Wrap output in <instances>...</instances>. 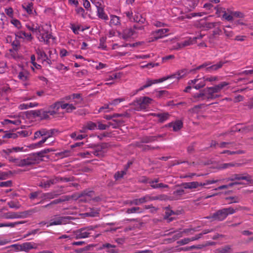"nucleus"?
<instances>
[{
    "mask_svg": "<svg viewBox=\"0 0 253 253\" xmlns=\"http://www.w3.org/2000/svg\"><path fill=\"white\" fill-rule=\"evenodd\" d=\"M186 72L185 70H181V71H178L176 74H173L170 76H168L167 77H164L159 79H156L153 80H148L146 84L143 86L139 87L138 89H136L133 95L136 94V93H138L139 91L142 90L144 88L151 86L153 84L163 82L169 79L175 78L177 80L181 78L182 77H183L186 74Z\"/></svg>",
    "mask_w": 253,
    "mask_h": 253,
    "instance_id": "1",
    "label": "nucleus"
},
{
    "mask_svg": "<svg viewBox=\"0 0 253 253\" xmlns=\"http://www.w3.org/2000/svg\"><path fill=\"white\" fill-rule=\"evenodd\" d=\"M241 209L242 207L240 206H237L235 208L231 207L223 208L213 213L211 216V218L218 221H222L224 220L228 215L233 214L237 211Z\"/></svg>",
    "mask_w": 253,
    "mask_h": 253,
    "instance_id": "2",
    "label": "nucleus"
},
{
    "mask_svg": "<svg viewBox=\"0 0 253 253\" xmlns=\"http://www.w3.org/2000/svg\"><path fill=\"white\" fill-rule=\"evenodd\" d=\"M226 62L227 61H220L217 63L212 65L210 61L206 62L201 65L197 67L196 68L191 70L190 72H194L196 70L205 69L206 72L208 73H212L214 71H217L219 69L221 68Z\"/></svg>",
    "mask_w": 253,
    "mask_h": 253,
    "instance_id": "3",
    "label": "nucleus"
},
{
    "mask_svg": "<svg viewBox=\"0 0 253 253\" xmlns=\"http://www.w3.org/2000/svg\"><path fill=\"white\" fill-rule=\"evenodd\" d=\"M95 227L89 226L74 231L73 237L76 239H83L89 237L93 233Z\"/></svg>",
    "mask_w": 253,
    "mask_h": 253,
    "instance_id": "4",
    "label": "nucleus"
},
{
    "mask_svg": "<svg viewBox=\"0 0 253 253\" xmlns=\"http://www.w3.org/2000/svg\"><path fill=\"white\" fill-rule=\"evenodd\" d=\"M152 101V100L149 97L144 96L134 102V109L137 111L145 109L151 103Z\"/></svg>",
    "mask_w": 253,
    "mask_h": 253,
    "instance_id": "5",
    "label": "nucleus"
},
{
    "mask_svg": "<svg viewBox=\"0 0 253 253\" xmlns=\"http://www.w3.org/2000/svg\"><path fill=\"white\" fill-rule=\"evenodd\" d=\"M161 199L159 196H151L149 195H146L143 197L139 199H135L130 202L131 205H139L148 202Z\"/></svg>",
    "mask_w": 253,
    "mask_h": 253,
    "instance_id": "6",
    "label": "nucleus"
},
{
    "mask_svg": "<svg viewBox=\"0 0 253 253\" xmlns=\"http://www.w3.org/2000/svg\"><path fill=\"white\" fill-rule=\"evenodd\" d=\"M70 219V216H55L50 220L49 223L47 225V227L67 224L69 222Z\"/></svg>",
    "mask_w": 253,
    "mask_h": 253,
    "instance_id": "7",
    "label": "nucleus"
},
{
    "mask_svg": "<svg viewBox=\"0 0 253 253\" xmlns=\"http://www.w3.org/2000/svg\"><path fill=\"white\" fill-rule=\"evenodd\" d=\"M236 180H245L247 181H250L251 180V177L247 173H235L232 174L230 177L225 179L226 182H228L229 181H233Z\"/></svg>",
    "mask_w": 253,
    "mask_h": 253,
    "instance_id": "8",
    "label": "nucleus"
},
{
    "mask_svg": "<svg viewBox=\"0 0 253 253\" xmlns=\"http://www.w3.org/2000/svg\"><path fill=\"white\" fill-rule=\"evenodd\" d=\"M27 216L26 212H7L4 213L3 217L7 219H13L21 218H25Z\"/></svg>",
    "mask_w": 253,
    "mask_h": 253,
    "instance_id": "9",
    "label": "nucleus"
},
{
    "mask_svg": "<svg viewBox=\"0 0 253 253\" xmlns=\"http://www.w3.org/2000/svg\"><path fill=\"white\" fill-rule=\"evenodd\" d=\"M61 109L65 110L67 113H71L76 109V106L73 104L69 98L67 101H61Z\"/></svg>",
    "mask_w": 253,
    "mask_h": 253,
    "instance_id": "10",
    "label": "nucleus"
},
{
    "mask_svg": "<svg viewBox=\"0 0 253 253\" xmlns=\"http://www.w3.org/2000/svg\"><path fill=\"white\" fill-rule=\"evenodd\" d=\"M201 79L197 78L194 80H190V84L193 85V88L198 90L203 88L206 85V81H204V80H203V81H200Z\"/></svg>",
    "mask_w": 253,
    "mask_h": 253,
    "instance_id": "11",
    "label": "nucleus"
},
{
    "mask_svg": "<svg viewBox=\"0 0 253 253\" xmlns=\"http://www.w3.org/2000/svg\"><path fill=\"white\" fill-rule=\"evenodd\" d=\"M23 167L29 166L37 164L36 158L32 153L29 155L26 158L23 159Z\"/></svg>",
    "mask_w": 253,
    "mask_h": 253,
    "instance_id": "12",
    "label": "nucleus"
},
{
    "mask_svg": "<svg viewBox=\"0 0 253 253\" xmlns=\"http://www.w3.org/2000/svg\"><path fill=\"white\" fill-rule=\"evenodd\" d=\"M39 32L41 33L42 39L46 44L49 43V39H54L52 35L49 33L47 31H45L43 28L42 29L39 28Z\"/></svg>",
    "mask_w": 253,
    "mask_h": 253,
    "instance_id": "13",
    "label": "nucleus"
},
{
    "mask_svg": "<svg viewBox=\"0 0 253 253\" xmlns=\"http://www.w3.org/2000/svg\"><path fill=\"white\" fill-rule=\"evenodd\" d=\"M135 33V31L132 28H126L123 30L122 33H119L121 38L124 40H127L130 38Z\"/></svg>",
    "mask_w": 253,
    "mask_h": 253,
    "instance_id": "14",
    "label": "nucleus"
},
{
    "mask_svg": "<svg viewBox=\"0 0 253 253\" xmlns=\"http://www.w3.org/2000/svg\"><path fill=\"white\" fill-rule=\"evenodd\" d=\"M70 97V100L73 102V104L77 107L83 106L84 104V102L82 97V96H71Z\"/></svg>",
    "mask_w": 253,
    "mask_h": 253,
    "instance_id": "15",
    "label": "nucleus"
},
{
    "mask_svg": "<svg viewBox=\"0 0 253 253\" xmlns=\"http://www.w3.org/2000/svg\"><path fill=\"white\" fill-rule=\"evenodd\" d=\"M22 251L29 252L32 249L37 248V245L34 242H25L21 244Z\"/></svg>",
    "mask_w": 253,
    "mask_h": 253,
    "instance_id": "16",
    "label": "nucleus"
},
{
    "mask_svg": "<svg viewBox=\"0 0 253 253\" xmlns=\"http://www.w3.org/2000/svg\"><path fill=\"white\" fill-rule=\"evenodd\" d=\"M169 31L168 29H160L154 31L153 35L154 38L157 40L160 38H162L167 35V33Z\"/></svg>",
    "mask_w": 253,
    "mask_h": 253,
    "instance_id": "17",
    "label": "nucleus"
},
{
    "mask_svg": "<svg viewBox=\"0 0 253 253\" xmlns=\"http://www.w3.org/2000/svg\"><path fill=\"white\" fill-rule=\"evenodd\" d=\"M101 3L97 2L96 4V6L97 9V16L99 18H101L104 20H108V17L107 15L104 12V9L102 7H100Z\"/></svg>",
    "mask_w": 253,
    "mask_h": 253,
    "instance_id": "18",
    "label": "nucleus"
},
{
    "mask_svg": "<svg viewBox=\"0 0 253 253\" xmlns=\"http://www.w3.org/2000/svg\"><path fill=\"white\" fill-rule=\"evenodd\" d=\"M101 249H106V251L108 253H118L119 250L116 249V246L109 243L103 244L101 248Z\"/></svg>",
    "mask_w": 253,
    "mask_h": 253,
    "instance_id": "19",
    "label": "nucleus"
},
{
    "mask_svg": "<svg viewBox=\"0 0 253 253\" xmlns=\"http://www.w3.org/2000/svg\"><path fill=\"white\" fill-rule=\"evenodd\" d=\"M195 43V38H190L187 40L184 41L183 42L177 43L176 49L182 48L184 47L190 45Z\"/></svg>",
    "mask_w": 253,
    "mask_h": 253,
    "instance_id": "20",
    "label": "nucleus"
},
{
    "mask_svg": "<svg viewBox=\"0 0 253 253\" xmlns=\"http://www.w3.org/2000/svg\"><path fill=\"white\" fill-rule=\"evenodd\" d=\"M94 195V193L92 191H84L81 194V200H84L85 202H89L93 199Z\"/></svg>",
    "mask_w": 253,
    "mask_h": 253,
    "instance_id": "21",
    "label": "nucleus"
},
{
    "mask_svg": "<svg viewBox=\"0 0 253 253\" xmlns=\"http://www.w3.org/2000/svg\"><path fill=\"white\" fill-rule=\"evenodd\" d=\"M89 147L90 148H95L94 151L92 152L94 155L97 157H101L103 156V149L104 148V146L102 145H89Z\"/></svg>",
    "mask_w": 253,
    "mask_h": 253,
    "instance_id": "22",
    "label": "nucleus"
},
{
    "mask_svg": "<svg viewBox=\"0 0 253 253\" xmlns=\"http://www.w3.org/2000/svg\"><path fill=\"white\" fill-rule=\"evenodd\" d=\"M184 187L186 189L196 188L199 186H202V183H199L197 181L186 182L183 184Z\"/></svg>",
    "mask_w": 253,
    "mask_h": 253,
    "instance_id": "23",
    "label": "nucleus"
},
{
    "mask_svg": "<svg viewBox=\"0 0 253 253\" xmlns=\"http://www.w3.org/2000/svg\"><path fill=\"white\" fill-rule=\"evenodd\" d=\"M33 3L32 2H29L28 3H25L22 4V7L25 9L29 14L34 15V12L36 13L35 10L33 12Z\"/></svg>",
    "mask_w": 253,
    "mask_h": 253,
    "instance_id": "24",
    "label": "nucleus"
},
{
    "mask_svg": "<svg viewBox=\"0 0 253 253\" xmlns=\"http://www.w3.org/2000/svg\"><path fill=\"white\" fill-rule=\"evenodd\" d=\"M201 237V234L196 235V236L191 238H187L182 239L179 241L181 245H185L189 243L191 241L198 240Z\"/></svg>",
    "mask_w": 253,
    "mask_h": 253,
    "instance_id": "25",
    "label": "nucleus"
},
{
    "mask_svg": "<svg viewBox=\"0 0 253 253\" xmlns=\"http://www.w3.org/2000/svg\"><path fill=\"white\" fill-rule=\"evenodd\" d=\"M169 126L172 127L173 130L176 131L180 129L183 126V123L180 120H177L174 123H171L169 124Z\"/></svg>",
    "mask_w": 253,
    "mask_h": 253,
    "instance_id": "26",
    "label": "nucleus"
},
{
    "mask_svg": "<svg viewBox=\"0 0 253 253\" xmlns=\"http://www.w3.org/2000/svg\"><path fill=\"white\" fill-rule=\"evenodd\" d=\"M114 110L113 107L111 106L110 104L109 103L108 104H104V106L99 108L98 111L99 113L103 112V113H108L110 111H112Z\"/></svg>",
    "mask_w": 253,
    "mask_h": 253,
    "instance_id": "27",
    "label": "nucleus"
},
{
    "mask_svg": "<svg viewBox=\"0 0 253 253\" xmlns=\"http://www.w3.org/2000/svg\"><path fill=\"white\" fill-rule=\"evenodd\" d=\"M241 165L239 163H229L222 164L219 166V169H227L230 167H239Z\"/></svg>",
    "mask_w": 253,
    "mask_h": 253,
    "instance_id": "28",
    "label": "nucleus"
},
{
    "mask_svg": "<svg viewBox=\"0 0 253 253\" xmlns=\"http://www.w3.org/2000/svg\"><path fill=\"white\" fill-rule=\"evenodd\" d=\"M149 184H150V186L153 189L168 187V185L167 184H165L162 183H156L152 181L151 179H150V180L149 181Z\"/></svg>",
    "mask_w": 253,
    "mask_h": 253,
    "instance_id": "29",
    "label": "nucleus"
},
{
    "mask_svg": "<svg viewBox=\"0 0 253 253\" xmlns=\"http://www.w3.org/2000/svg\"><path fill=\"white\" fill-rule=\"evenodd\" d=\"M71 138L75 140H82L87 136L86 134H79L77 132H74L70 134Z\"/></svg>",
    "mask_w": 253,
    "mask_h": 253,
    "instance_id": "30",
    "label": "nucleus"
},
{
    "mask_svg": "<svg viewBox=\"0 0 253 253\" xmlns=\"http://www.w3.org/2000/svg\"><path fill=\"white\" fill-rule=\"evenodd\" d=\"M127 169V167H126L125 170L116 172L114 176L115 180L117 181L122 178L126 174Z\"/></svg>",
    "mask_w": 253,
    "mask_h": 253,
    "instance_id": "31",
    "label": "nucleus"
},
{
    "mask_svg": "<svg viewBox=\"0 0 253 253\" xmlns=\"http://www.w3.org/2000/svg\"><path fill=\"white\" fill-rule=\"evenodd\" d=\"M58 195V194H56L55 192L53 191L42 194V198L44 200H50L56 197Z\"/></svg>",
    "mask_w": 253,
    "mask_h": 253,
    "instance_id": "32",
    "label": "nucleus"
},
{
    "mask_svg": "<svg viewBox=\"0 0 253 253\" xmlns=\"http://www.w3.org/2000/svg\"><path fill=\"white\" fill-rule=\"evenodd\" d=\"M38 105V103L36 102H30L27 103H23L21 104L19 106V108L21 110H24L27 109L29 108H32L34 107L35 106H37Z\"/></svg>",
    "mask_w": 253,
    "mask_h": 253,
    "instance_id": "33",
    "label": "nucleus"
},
{
    "mask_svg": "<svg viewBox=\"0 0 253 253\" xmlns=\"http://www.w3.org/2000/svg\"><path fill=\"white\" fill-rule=\"evenodd\" d=\"M41 114L42 119H47L49 117V115L54 116L56 114V111L48 110L45 111L43 110V113Z\"/></svg>",
    "mask_w": 253,
    "mask_h": 253,
    "instance_id": "34",
    "label": "nucleus"
},
{
    "mask_svg": "<svg viewBox=\"0 0 253 253\" xmlns=\"http://www.w3.org/2000/svg\"><path fill=\"white\" fill-rule=\"evenodd\" d=\"M110 24L111 25H118L120 24V20L119 17L116 15H111Z\"/></svg>",
    "mask_w": 253,
    "mask_h": 253,
    "instance_id": "35",
    "label": "nucleus"
},
{
    "mask_svg": "<svg viewBox=\"0 0 253 253\" xmlns=\"http://www.w3.org/2000/svg\"><path fill=\"white\" fill-rule=\"evenodd\" d=\"M156 116H157L159 118L160 122H164L168 119V118H169V115L168 113H164L157 114L156 115Z\"/></svg>",
    "mask_w": 253,
    "mask_h": 253,
    "instance_id": "36",
    "label": "nucleus"
},
{
    "mask_svg": "<svg viewBox=\"0 0 253 253\" xmlns=\"http://www.w3.org/2000/svg\"><path fill=\"white\" fill-rule=\"evenodd\" d=\"M126 213L129 214V213H142V210L138 207H132L131 208H129L126 211Z\"/></svg>",
    "mask_w": 253,
    "mask_h": 253,
    "instance_id": "37",
    "label": "nucleus"
},
{
    "mask_svg": "<svg viewBox=\"0 0 253 253\" xmlns=\"http://www.w3.org/2000/svg\"><path fill=\"white\" fill-rule=\"evenodd\" d=\"M60 108H61V102H56L50 105L48 110L56 111V114Z\"/></svg>",
    "mask_w": 253,
    "mask_h": 253,
    "instance_id": "38",
    "label": "nucleus"
},
{
    "mask_svg": "<svg viewBox=\"0 0 253 253\" xmlns=\"http://www.w3.org/2000/svg\"><path fill=\"white\" fill-rule=\"evenodd\" d=\"M107 38L106 37H102L99 40V45L98 47L103 50H106L107 46L105 44Z\"/></svg>",
    "mask_w": 253,
    "mask_h": 253,
    "instance_id": "39",
    "label": "nucleus"
},
{
    "mask_svg": "<svg viewBox=\"0 0 253 253\" xmlns=\"http://www.w3.org/2000/svg\"><path fill=\"white\" fill-rule=\"evenodd\" d=\"M132 20L137 23L141 24L144 23L145 21V19L142 17L141 15L137 14L134 15L133 17Z\"/></svg>",
    "mask_w": 253,
    "mask_h": 253,
    "instance_id": "40",
    "label": "nucleus"
},
{
    "mask_svg": "<svg viewBox=\"0 0 253 253\" xmlns=\"http://www.w3.org/2000/svg\"><path fill=\"white\" fill-rule=\"evenodd\" d=\"M36 53L38 55V60L42 59L43 61V59L47 56L44 51L40 49L36 50Z\"/></svg>",
    "mask_w": 253,
    "mask_h": 253,
    "instance_id": "41",
    "label": "nucleus"
},
{
    "mask_svg": "<svg viewBox=\"0 0 253 253\" xmlns=\"http://www.w3.org/2000/svg\"><path fill=\"white\" fill-rule=\"evenodd\" d=\"M221 154H227L228 155H234V154H242L245 153V151L243 150H238V151H230V150H224L221 153Z\"/></svg>",
    "mask_w": 253,
    "mask_h": 253,
    "instance_id": "42",
    "label": "nucleus"
},
{
    "mask_svg": "<svg viewBox=\"0 0 253 253\" xmlns=\"http://www.w3.org/2000/svg\"><path fill=\"white\" fill-rule=\"evenodd\" d=\"M202 79H203V80H204V81L212 82L219 81L220 77H218V76H211L209 77H207L206 76H204L202 77Z\"/></svg>",
    "mask_w": 253,
    "mask_h": 253,
    "instance_id": "43",
    "label": "nucleus"
},
{
    "mask_svg": "<svg viewBox=\"0 0 253 253\" xmlns=\"http://www.w3.org/2000/svg\"><path fill=\"white\" fill-rule=\"evenodd\" d=\"M85 125L87 130H92L97 128V124L91 121L87 122Z\"/></svg>",
    "mask_w": 253,
    "mask_h": 253,
    "instance_id": "44",
    "label": "nucleus"
},
{
    "mask_svg": "<svg viewBox=\"0 0 253 253\" xmlns=\"http://www.w3.org/2000/svg\"><path fill=\"white\" fill-rule=\"evenodd\" d=\"M230 250L231 246L227 245L217 249L216 251L218 253H228Z\"/></svg>",
    "mask_w": 253,
    "mask_h": 253,
    "instance_id": "45",
    "label": "nucleus"
},
{
    "mask_svg": "<svg viewBox=\"0 0 253 253\" xmlns=\"http://www.w3.org/2000/svg\"><path fill=\"white\" fill-rule=\"evenodd\" d=\"M226 200L229 201V204H231L232 203H237L240 201V199L237 196L227 197L226 198Z\"/></svg>",
    "mask_w": 253,
    "mask_h": 253,
    "instance_id": "46",
    "label": "nucleus"
},
{
    "mask_svg": "<svg viewBox=\"0 0 253 253\" xmlns=\"http://www.w3.org/2000/svg\"><path fill=\"white\" fill-rule=\"evenodd\" d=\"M229 83L226 82H221V83L215 85L216 89V90H215V91H217V92H219L221 89H222L224 87H225Z\"/></svg>",
    "mask_w": 253,
    "mask_h": 253,
    "instance_id": "47",
    "label": "nucleus"
},
{
    "mask_svg": "<svg viewBox=\"0 0 253 253\" xmlns=\"http://www.w3.org/2000/svg\"><path fill=\"white\" fill-rule=\"evenodd\" d=\"M32 154L36 156V162L37 163H39L41 159L44 156L42 150L37 153H32Z\"/></svg>",
    "mask_w": 253,
    "mask_h": 253,
    "instance_id": "48",
    "label": "nucleus"
},
{
    "mask_svg": "<svg viewBox=\"0 0 253 253\" xmlns=\"http://www.w3.org/2000/svg\"><path fill=\"white\" fill-rule=\"evenodd\" d=\"M11 162L14 163L17 166L23 167V159H12L10 160Z\"/></svg>",
    "mask_w": 253,
    "mask_h": 253,
    "instance_id": "49",
    "label": "nucleus"
},
{
    "mask_svg": "<svg viewBox=\"0 0 253 253\" xmlns=\"http://www.w3.org/2000/svg\"><path fill=\"white\" fill-rule=\"evenodd\" d=\"M21 122L19 119H17L14 121H11L8 119H5L3 121V124H7L8 123H11L14 124L15 125H19L21 124Z\"/></svg>",
    "mask_w": 253,
    "mask_h": 253,
    "instance_id": "50",
    "label": "nucleus"
},
{
    "mask_svg": "<svg viewBox=\"0 0 253 253\" xmlns=\"http://www.w3.org/2000/svg\"><path fill=\"white\" fill-rule=\"evenodd\" d=\"M219 25L218 22H208L205 24V27L208 29H212Z\"/></svg>",
    "mask_w": 253,
    "mask_h": 253,
    "instance_id": "51",
    "label": "nucleus"
},
{
    "mask_svg": "<svg viewBox=\"0 0 253 253\" xmlns=\"http://www.w3.org/2000/svg\"><path fill=\"white\" fill-rule=\"evenodd\" d=\"M50 186L51 185L50 184L48 180H42L39 184V186L44 188H48L50 187Z\"/></svg>",
    "mask_w": 253,
    "mask_h": 253,
    "instance_id": "52",
    "label": "nucleus"
},
{
    "mask_svg": "<svg viewBox=\"0 0 253 253\" xmlns=\"http://www.w3.org/2000/svg\"><path fill=\"white\" fill-rule=\"evenodd\" d=\"M28 74L27 73H24L23 72H21L18 74V78L19 79L23 81H25L28 80Z\"/></svg>",
    "mask_w": 253,
    "mask_h": 253,
    "instance_id": "53",
    "label": "nucleus"
},
{
    "mask_svg": "<svg viewBox=\"0 0 253 253\" xmlns=\"http://www.w3.org/2000/svg\"><path fill=\"white\" fill-rule=\"evenodd\" d=\"M7 205L10 208L18 209L20 208L19 203L14 201H10L8 202Z\"/></svg>",
    "mask_w": 253,
    "mask_h": 253,
    "instance_id": "54",
    "label": "nucleus"
},
{
    "mask_svg": "<svg viewBox=\"0 0 253 253\" xmlns=\"http://www.w3.org/2000/svg\"><path fill=\"white\" fill-rule=\"evenodd\" d=\"M124 101V99L122 98H117L114 99V100L112 101L111 102H110L109 103L111 105L112 107L115 106L119 104L120 102H123Z\"/></svg>",
    "mask_w": 253,
    "mask_h": 253,
    "instance_id": "55",
    "label": "nucleus"
},
{
    "mask_svg": "<svg viewBox=\"0 0 253 253\" xmlns=\"http://www.w3.org/2000/svg\"><path fill=\"white\" fill-rule=\"evenodd\" d=\"M12 181L8 180L6 181L0 182V187H9L12 186Z\"/></svg>",
    "mask_w": 253,
    "mask_h": 253,
    "instance_id": "56",
    "label": "nucleus"
},
{
    "mask_svg": "<svg viewBox=\"0 0 253 253\" xmlns=\"http://www.w3.org/2000/svg\"><path fill=\"white\" fill-rule=\"evenodd\" d=\"M97 128L99 130H105L109 127V126L103 124L101 122H97Z\"/></svg>",
    "mask_w": 253,
    "mask_h": 253,
    "instance_id": "57",
    "label": "nucleus"
},
{
    "mask_svg": "<svg viewBox=\"0 0 253 253\" xmlns=\"http://www.w3.org/2000/svg\"><path fill=\"white\" fill-rule=\"evenodd\" d=\"M222 17L228 21H231L233 20V15L231 14V11L229 14H228L226 12L222 15Z\"/></svg>",
    "mask_w": 253,
    "mask_h": 253,
    "instance_id": "58",
    "label": "nucleus"
},
{
    "mask_svg": "<svg viewBox=\"0 0 253 253\" xmlns=\"http://www.w3.org/2000/svg\"><path fill=\"white\" fill-rule=\"evenodd\" d=\"M40 193L41 192L40 191H36V192L31 193L29 195V198L31 200H34L39 197Z\"/></svg>",
    "mask_w": 253,
    "mask_h": 253,
    "instance_id": "59",
    "label": "nucleus"
},
{
    "mask_svg": "<svg viewBox=\"0 0 253 253\" xmlns=\"http://www.w3.org/2000/svg\"><path fill=\"white\" fill-rule=\"evenodd\" d=\"M231 14H232L233 17L243 18L244 17V14L239 11H231Z\"/></svg>",
    "mask_w": 253,
    "mask_h": 253,
    "instance_id": "60",
    "label": "nucleus"
},
{
    "mask_svg": "<svg viewBox=\"0 0 253 253\" xmlns=\"http://www.w3.org/2000/svg\"><path fill=\"white\" fill-rule=\"evenodd\" d=\"M48 180L51 185L56 184L60 182L59 176H55Z\"/></svg>",
    "mask_w": 253,
    "mask_h": 253,
    "instance_id": "61",
    "label": "nucleus"
},
{
    "mask_svg": "<svg viewBox=\"0 0 253 253\" xmlns=\"http://www.w3.org/2000/svg\"><path fill=\"white\" fill-rule=\"evenodd\" d=\"M48 180L51 185L56 184L60 182L59 176H55Z\"/></svg>",
    "mask_w": 253,
    "mask_h": 253,
    "instance_id": "62",
    "label": "nucleus"
},
{
    "mask_svg": "<svg viewBox=\"0 0 253 253\" xmlns=\"http://www.w3.org/2000/svg\"><path fill=\"white\" fill-rule=\"evenodd\" d=\"M92 246H87L83 249H81L79 250H77L76 252L77 253H84V251L90 250L91 248H92Z\"/></svg>",
    "mask_w": 253,
    "mask_h": 253,
    "instance_id": "63",
    "label": "nucleus"
},
{
    "mask_svg": "<svg viewBox=\"0 0 253 253\" xmlns=\"http://www.w3.org/2000/svg\"><path fill=\"white\" fill-rule=\"evenodd\" d=\"M71 29L72 30L73 33L75 34H79V30L80 29V26H76L74 24H71Z\"/></svg>",
    "mask_w": 253,
    "mask_h": 253,
    "instance_id": "64",
    "label": "nucleus"
}]
</instances>
